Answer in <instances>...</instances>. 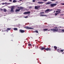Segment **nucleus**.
I'll use <instances>...</instances> for the list:
<instances>
[{
    "mask_svg": "<svg viewBox=\"0 0 64 64\" xmlns=\"http://www.w3.org/2000/svg\"><path fill=\"white\" fill-rule=\"evenodd\" d=\"M50 31H58V32L59 33H61L62 32V30L61 29H60L58 30V29H51L50 30Z\"/></svg>",
    "mask_w": 64,
    "mask_h": 64,
    "instance_id": "nucleus-1",
    "label": "nucleus"
},
{
    "mask_svg": "<svg viewBox=\"0 0 64 64\" xmlns=\"http://www.w3.org/2000/svg\"><path fill=\"white\" fill-rule=\"evenodd\" d=\"M53 10L52 9L50 10V9H47V10H46L45 11V13H48V12H51Z\"/></svg>",
    "mask_w": 64,
    "mask_h": 64,
    "instance_id": "nucleus-2",
    "label": "nucleus"
},
{
    "mask_svg": "<svg viewBox=\"0 0 64 64\" xmlns=\"http://www.w3.org/2000/svg\"><path fill=\"white\" fill-rule=\"evenodd\" d=\"M15 8V6H12L10 10V12H14V9Z\"/></svg>",
    "mask_w": 64,
    "mask_h": 64,
    "instance_id": "nucleus-3",
    "label": "nucleus"
},
{
    "mask_svg": "<svg viewBox=\"0 0 64 64\" xmlns=\"http://www.w3.org/2000/svg\"><path fill=\"white\" fill-rule=\"evenodd\" d=\"M24 28L28 30L33 29V28L27 26L24 27Z\"/></svg>",
    "mask_w": 64,
    "mask_h": 64,
    "instance_id": "nucleus-4",
    "label": "nucleus"
},
{
    "mask_svg": "<svg viewBox=\"0 0 64 64\" xmlns=\"http://www.w3.org/2000/svg\"><path fill=\"white\" fill-rule=\"evenodd\" d=\"M57 4H50V6L51 7H54V6H56Z\"/></svg>",
    "mask_w": 64,
    "mask_h": 64,
    "instance_id": "nucleus-5",
    "label": "nucleus"
},
{
    "mask_svg": "<svg viewBox=\"0 0 64 64\" xmlns=\"http://www.w3.org/2000/svg\"><path fill=\"white\" fill-rule=\"evenodd\" d=\"M31 12L30 11L27 12H25L23 14H25V15H27V14H30Z\"/></svg>",
    "mask_w": 64,
    "mask_h": 64,
    "instance_id": "nucleus-6",
    "label": "nucleus"
},
{
    "mask_svg": "<svg viewBox=\"0 0 64 64\" xmlns=\"http://www.w3.org/2000/svg\"><path fill=\"white\" fill-rule=\"evenodd\" d=\"M57 11H56V13H58V14H59V13H60V12H61L60 11H61V10H57Z\"/></svg>",
    "mask_w": 64,
    "mask_h": 64,
    "instance_id": "nucleus-7",
    "label": "nucleus"
},
{
    "mask_svg": "<svg viewBox=\"0 0 64 64\" xmlns=\"http://www.w3.org/2000/svg\"><path fill=\"white\" fill-rule=\"evenodd\" d=\"M39 8H40V6H35V8L36 9H38Z\"/></svg>",
    "mask_w": 64,
    "mask_h": 64,
    "instance_id": "nucleus-8",
    "label": "nucleus"
},
{
    "mask_svg": "<svg viewBox=\"0 0 64 64\" xmlns=\"http://www.w3.org/2000/svg\"><path fill=\"white\" fill-rule=\"evenodd\" d=\"M45 50H46V51H50L51 49L50 48H45Z\"/></svg>",
    "mask_w": 64,
    "mask_h": 64,
    "instance_id": "nucleus-9",
    "label": "nucleus"
},
{
    "mask_svg": "<svg viewBox=\"0 0 64 64\" xmlns=\"http://www.w3.org/2000/svg\"><path fill=\"white\" fill-rule=\"evenodd\" d=\"M19 31L20 32H21V33H24V32H25V31L24 30H19Z\"/></svg>",
    "mask_w": 64,
    "mask_h": 64,
    "instance_id": "nucleus-10",
    "label": "nucleus"
},
{
    "mask_svg": "<svg viewBox=\"0 0 64 64\" xmlns=\"http://www.w3.org/2000/svg\"><path fill=\"white\" fill-rule=\"evenodd\" d=\"M11 30V28H8L7 29V30L6 31H8V30Z\"/></svg>",
    "mask_w": 64,
    "mask_h": 64,
    "instance_id": "nucleus-11",
    "label": "nucleus"
},
{
    "mask_svg": "<svg viewBox=\"0 0 64 64\" xmlns=\"http://www.w3.org/2000/svg\"><path fill=\"white\" fill-rule=\"evenodd\" d=\"M38 4H43V3H44V2H38Z\"/></svg>",
    "mask_w": 64,
    "mask_h": 64,
    "instance_id": "nucleus-12",
    "label": "nucleus"
},
{
    "mask_svg": "<svg viewBox=\"0 0 64 64\" xmlns=\"http://www.w3.org/2000/svg\"><path fill=\"white\" fill-rule=\"evenodd\" d=\"M51 4V2H48L46 4V5H49V4Z\"/></svg>",
    "mask_w": 64,
    "mask_h": 64,
    "instance_id": "nucleus-13",
    "label": "nucleus"
},
{
    "mask_svg": "<svg viewBox=\"0 0 64 64\" xmlns=\"http://www.w3.org/2000/svg\"><path fill=\"white\" fill-rule=\"evenodd\" d=\"M57 51L58 52H59L60 53L61 52L60 50L59 49H58L57 50Z\"/></svg>",
    "mask_w": 64,
    "mask_h": 64,
    "instance_id": "nucleus-14",
    "label": "nucleus"
},
{
    "mask_svg": "<svg viewBox=\"0 0 64 64\" xmlns=\"http://www.w3.org/2000/svg\"><path fill=\"white\" fill-rule=\"evenodd\" d=\"M20 9L19 8L18 9L16 10V12H18V11H20Z\"/></svg>",
    "mask_w": 64,
    "mask_h": 64,
    "instance_id": "nucleus-15",
    "label": "nucleus"
},
{
    "mask_svg": "<svg viewBox=\"0 0 64 64\" xmlns=\"http://www.w3.org/2000/svg\"><path fill=\"white\" fill-rule=\"evenodd\" d=\"M40 49L42 50H44V49H45V48H40Z\"/></svg>",
    "mask_w": 64,
    "mask_h": 64,
    "instance_id": "nucleus-16",
    "label": "nucleus"
},
{
    "mask_svg": "<svg viewBox=\"0 0 64 64\" xmlns=\"http://www.w3.org/2000/svg\"><path fill=\"white\" fill-rule=\"evenodd\" d=\"M54 48L56 50L57 49V47L56 46H54Z\"/></svg>",
    "mask_w": 64,
    "mask_h": 64,
    "instance_id": "nucleus-17",
    "label": "nucleus"
},
{
    "mask_svg": "<svg viewBox=\"0 0 64 64\" xmlns=\"http://www.w3.org/2000/svg\"><path fill=\"white\" fill-rule=\"evenodd\" d=\"M20 9H21V10H23V7H20Z\"/></svg>",
    "mask_w": 64,
    "mask_h": 64,
    "instance_id": "nucleus-18",
    "label": "nucleus"
},
{
    "mask_svg": "<svg viewBox=\"0 0 64 64\" xmlns=\"http://www.w3.org/2000/svg\"><path fill=\"white\" fill-rule=\"evenodd\" d=\"M46 15H40V16H46Z\"/></svg>",
    "mask_w": 64,
    "mask_h": 64,
    "instance_id": "nucleus-19",
    "label": "nucleus"
},
{
    "mask_svg": "<svg viewBox=\"0 0 64 64\" xmlns=\"http://www.w3.org/2000/svg\"><path fill=\"white\" fill-rule=\"evenodd\" d=\"M4 12H6V11H7V10H6V9H4Z\"/></svg>",
    "mask_w": 64,
    "mask_h": 64,
    "instance_id": "nucleus-20",
    "label": "nucleus"
},
{
    "mask_svg": "<svg viewBox=\"0 0 64 64\" xmlns=\"http://www.w3.org/2000/svg\"><path fill=\"white\" fill-rule=\"evenodd\" d=\"M13 3H15V2H16V1L15 0H14L13 1H12Z\"/></svg>",
    "mask_w": 64,
    "mask_h": 64,
    "instance_id": "nucleus-21",
    "label": "nucleus"
},
{
    "mask_svg": "<svg viewBox=\"0 0 64 64\" xmlns=\"http://www.w3.org/2000/svg\"><path fill=\"white\" fill-rule=\"evenodd\" d=\"M7 3H6V2L4 3H3L2 4V5H4V4H7Z\"/></svg>",
    "mask_w": 64,
    "mask_h": 64,
    "instance_id": "nucleus-22",
    "label": "nucleus"
},
{
    "mask_svg": "<svg viewBox=\"0 0 64 64\" xmlns=\"http://www.w3.org/2000/svg\"><path fill=\"white\" fill-rule=\"evenodd\" d=\"M34 32H36V33H38V30H36L35 31H34Z\"/></svg>",
    "mask_w": 64,
    "mask_h": 64,
    "instance_id": "nucleus-23",
    "label": "nucleus"
},
{
    "mask_svg": "<svg viewBox=\"0 0 64 64\" xmlns=\"http://www.w3.org/2000/svg\"><path fill=\"white\" fill-rule=\"evenodd\" d=\"M62 32H64V29H62Z\"/></svg>",
    "mask_w": 64,
    "mask_h": 64,
    "instance_id": "nucleus-24",
    "label": "nucleus"
},
{
    "mask_svg": "<svg viewBox=\"0 0 64 64\" xmlns=\"http://www.w3.org/2000/svg\"><path fill=\"white\" fill-rule=\"evenodd\" d=\"M59 14V13H56L55 14V16H57V14Z\"/></svg>",
    "mask_w": 64,
    "mask_h": 64,
    "instance_id": "nucleus-25",
    "label": "nucleus"
},
{
    "mask_svg": "<svg viewBox=\"0 0 64 64\" xmlns=\"http://www.w3.org/2000/svg\"><path fill=\"white\" fill-rule=\"evenodd\" d=\"M28 46H31V44H28Z\"/></svg>",
    "mask_w": 64,
    "mask_h": 64,
    "instance_id": "nucleus-26",
    "label": "nucleus"
},
{
    "mask_svg": "<svg viewBox=\"0 0 64 64\" xmlns=\"http://www.w3.org/2000/svg\"><path fill=\"white\" fill-rule=\"evenodd\" d=\"M44 30L45 31H47V30H48V29H44Z\"/></svg>",
    "mask_w": 64,
    "mask_h": 64,
    "instance_id": "nucleus-27",
    "label": "nucleus"
},
{
    "mask_svg": "<svg viewBox=\"0 0 64 64\" xmlns=\"http://www.w3.org/2000/svg\"><path fill=\"white\" fill-rule=\"evenodd\" d=\"M48 0H43V1L44 2H46V1H47Z\"/></svg>",
    "mask_w": 64,
    "mask_h": 64,
    "instance_id": "nucleus-28",
    "label": "nucleus"
},
{
    "mask_svg": "<svg viewBox=\"0 0 64 64\" xmlns=\"http://www.w3.org/2000/svg\"><path fill=\"white\" fill-rule=\"evenodd\" d=\"M28 16H26L24 17V18H28Z\"/></svg>",
    "mask_w": 64,
    "mask_h": 64,
    "instance_id": "nucleus-29",
    "label": "nucleus"
},
{
    "mask_svg": "<svg viewBox=\"0 0 64 64\" xmlns=\"http://www.w3.org/2000/svg\"><path fill=\"white\" fill-rule=\"evenodd\" d=\"M63 52V50H60V52Z\"/></svg>",
    "mask_w": 64,
    "mask_h": 64,
    "instance_id": "nucleus-30",
    "label": "nucleus"
},
{
    "mask_svg": "<svg viewBox=\"0 0 64 64\" xmlns=\"http://www.w3.org/2000/svg\"><path fill=\"white\" fill-rule=\"evenodd\" d=\"M32 2H35V0H32Z\"/></svg>",
    "mask_w": 64,
    "mask_h": 64,
    "instance_id": "nucleus-31",
    "label": "nucleus"
},
{
    "mask_svg": "<svg viewBox=\"0 0 64 64\" xmlns=\"http://www.w3.org/2000/svg\"><path fill=\"white\" fill-rule=\"evenodd\" d=\"M40 14H44V12H40Z\"/></svg>",
    "mask_w": 64,
    "mask_h": 64,
    "instance_id": "nucleus-32",
    "label": "nucleus"
},
{
    "mask_svg": "<svg viewBox=\"0 0 64 64\" xmlns=\"http://www.w3.org/2000/svg\"><path fill=\"white\" fill-rule=\"evenodd\" d=\"M14 30H16V28H14Z\"/></svg>",
    "mask_w": 64,
    "mask_h": 64,
    "instance_id": "nucleus-33",
    "label": "nucleus"
},
{
    "mask_svg": "<svg viewBox=\"0 0 64 64\" xmlns=\"http://www.w3.org/2000/svg\"><path fill=\"white\" fill-rule=\"evenodd\" d=\"M10 2H12V0H9Z\"/></svg>",
    "mask_w": 64,
    "mask_h": 64,
    "instance_id": "nucleus-34",
    "label": "nucleus"
},
{
    "mask_svg": "<svg viewBox=\"0 0 64 64\" xmlns=\"http://www.w3.org/2000/svg\"><path fill=\"white\" fill-rule=\"evenodd\" d=\"M55 29H57V27H56L55 28H54Z\"/></svg>",
    "mask_w": 64,
    "mask_h": 64,
    "instance_id": "nucleus-35",
    "label": "nucleus"
},
{
    "mask_svg": "<svg viewBox=\"0 0 64 64\" xmlns=\"http://www.w3.org/2000/svg\"><path fill=\"white\" fill-rule=\"evenodd\" d=\"M62 5H64V3H62Z\"/></svg>",
    "mask_w": 64,
    "mask_h": 64,
    "instance_id": "nucleus-36",
    "label": "nucleus"
},
{
    "mask_svg": "<svg viewBox=\"0 0 64 64\" xmlns=\"http://www.w3.org/2000/svg\"><path fill=\"white\" fill-rule=\"evenodd\" d=\"M22 1V0H20V1Z\"/></svg>",
    "mask_w": 64,
    "mask_h": 64,
    "instance_id": "nucleus-37",
    "label": "nucleus"
},
{
    "mask_svg": "<svg viewBox=\"0 0 64 64\" xmlns=\"http://www.w3.org/2000/svg\"><path fill=\"white\" fill-rule=\"evenodd\" d=\"M29 8H31V6H30Z\"/></svg>",
    "mask_w": 64,
    "mask_h": 64,
    "instance_id": "nucleus-38",
    "label": "nucleus"
},
{
    "mask_svg": "<svg viewBox=\"0 0 64 64\" xmlns=\"http://www.w3.org/2000/svg\"><path fill=\"white\" fill-rule=\"evenodd\" d=\"M48 31H50V30H49Z\"/></svg>",
    "mask_w": 64,
    "mask_h": 64,
    "instance_id": "nucleus-39",
    "label": "nucleus"
},
{
    "mask_svg": "<svg viewBox=\"0 0 64 64\" xmlns=\"http://www.w3.org/2000/svg\"><path fill=\"white\" fill-rule=\"evenodd\" d=\"M16 30H17V28H16Z\"/></svg>",
    "mask_w": 64,
    "mask_h": 64,
    "instance_id": "nucleus-40",
    "label": "nucleus"
},
{
    "mask_svg": "<svg viewBox=\"0 0 64 64\" xmlns=\"http://www.w3.org/2000/svg\"><path fill=\"white\" fill-rule=\"evenodd\" d=\"M60 28H61V26H60Z\"/></svg>",
    "mask_w": 64,
    "mask_h": 64,
    "instance_id": "nucleus-41",
    "label": "nucleus"
},
{
    "mask_svg": "<svg viewBox=\"0 0 64 64\" xmlns=\"http://www.w3.org/2000/svg\"><path fill=\"white\" fill-rule=\"evenodd\" d=\"M15 11H16V10Z\"/></svg>",
    "mask_w": 64,
    "mask_h": 64,
    "instance_id": "nucleus-42",
    "label": "nucleus"
},
{
    "mask_svg": "<svg viewBox=\"0 0 64 64\" xmlns=\"http://www.w3.org/2000/svg\"><path fill=\"white\" fill-rule=\"evenodd\" d=\"M2 0V1H3V0Z\"/></svg>",
    "mask_w": 64,
    "mask_h": 64,
    "instance_id": "nucleus-43",
    "label": "nucleus"
},
{
    "mask_svg": "<svg viewBox=\"0 0 64 64\" xmlns=\"http://www.w3.org/2000/svg\"><path fill=\"white\" fill-rule=\"evenodd\" d=\"M57 2V3H58V2Z\"/></svg>",
    "mask_w": 64,
    "mask_h": 64,
    "instance_id": "nucleus-44",
    "label": "nucleus"
}]
</instances>
